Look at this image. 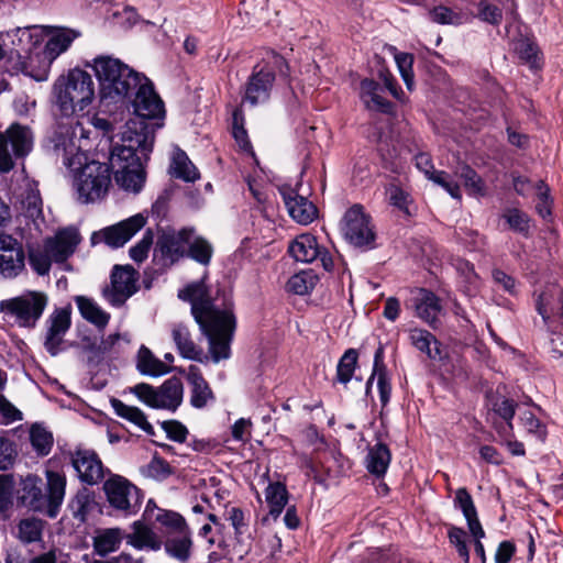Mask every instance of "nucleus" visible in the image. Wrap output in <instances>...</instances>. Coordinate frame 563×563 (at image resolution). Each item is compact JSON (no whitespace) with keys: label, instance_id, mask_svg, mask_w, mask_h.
I'll list each match as a JSON object with an SVG mask.
<instances>
[{"label":"nucleus","instance_id":"obj_35","mask_svg":"<svg viewBox=\"0 0 563 563\" xmlns=\"http://www.w3.org/2000/svg\"><path fill=\"white\" fill-rule=\"evenodd\" d=\"M75 302L79 309L81 317L88 322L95 324L99 329L107 327L110 314L102 310L96 301L86 296H76Z\"/></svg>","mask_w":563,"mask_h":563},{"label":"nucleus","instance_id":"obj_30","mask_svg":"<svg viewBox=\"0 0 563 563\" xmlns=\"http://www.w3.org/2000/svg\"><path fill=\"white\" fill-rule=\"evenodd\" d=\"M288 252L297 262L311 263L320 255V246L316 236L301 234L290 243Z\"/></svg>","mask_w":563,"mask_h":563},{"label":"nucleus","instance_id":"obj_6","mask_svg":"<svg viewBox=\"0 0 563 563\" xmlns=\"http://www.w3.org/2000/svg\"><path fill=\"white\" fill-rule=\"evenodd\" d=\"M48 297L43 291L29 290L21 296L2 300L0 311L14 318L16 324L23 328H34L41 319Z\"/></svg>","mask_w":563,"mask_h":563},{"label":"nucleus","instance_id":"obj_62","mask_svg":"<svg viewBox=\"0 0 563 563\" xmlns=\"http://www.w3.org/2000/svg\"><path fill=\"white\" fill-rule=\"evenodd\" d=\"M131 393H133L141 401L147 406L155 408L157 393L156 388L150 384H136L135 386L131 387Z\"/></svg>","mask_w":563,"mask_h":563},{"label":"nucleus","instance_id":"obj_11","mask_svg":"<svg viewBox=\"0 0 563 563\" xmlns=\"http://www.w3.org/2000/svg\"><path fill=\"white\" fill-rule=\"evenodd\" d=\"M146 223V218L137 213L123 220L114 225L104 228L99 232H93L91 235V243L95 245L103 241L111 247L123 246L137 231H140Z\"/></svg>","mask_w":563,"mask_h":563},{"label":"nucleus","instance_id":"obj_42","mask_svg":"<svg viewBox=\"0 0 563 563\" xmlns=\"http://www.w3.org/2000/svg\"><path fill=\"white\" fill-rule=\"evenodd\" d=\"M44 521L37 518H25L18 525V538L22 543L29 544L42 538Z\"/></svg>","mask_w":563,"mask_h":563},{"label":"nucleus","instance_id":"obj_32","mask_svg":"<svg viewBox=\"0 0 563 563\" xmlns=\"http://www.w3.org/2000/svg\"><path fill=\"white\" fill-rule=\"evenodd\" d=\"M133 531L125 536L126 542L137 550L144 548L157 551L162 548V541L155 532L141 521H135L132 526Z\"/></svg>","mask_w":563,"mask_h":563},{"label":"nucleus","instance_id":"obj_15","mask_svg":"<svg viewBox=\"0 0 563 563\" xmlns=\"http://www.w3.org/2000/svg\"><path fill=\"white\" fill-rule=\"evenodd\" d=\"M71 463L81 482L95 485L104 477V468L98 454L92 450L78 449L71 456Z\"/></svg>","mask_w":563,"mask_h":563},{"label":"nucleus","instance_id":"obj_4","mask_svg":"<svg viewBox=\"0 0 563 563\" xmlns=\"http://www.w3.org/2000/svg\"><path fill=\"white\" fill-rule=\"evenodd\" d=\"M46 486L36 475H27L21 483L22 504L34 511L45 512L49 518H55L65 497L66 478L54 472H46Z\"/></svg>","mask_w":563,"mask_h":563},{"label":"nucleus","instance_id":"obj_40","mask_svg":"<svg viewBox=\"0 0 563 563\" xmlns=\"http://www.w3.org/2000/svg\"><path fill=\"white\" fill-rule=\"evenodd\" d=\"M318 280L312 269L301 271L289 278L287 289L295 295L303 296L314 288Z\"/></svg>","mask_w":563,"mask_h":563},{"label":"nucleus","instance_id":"obj_22","mask_svg":"<svg viewBox=\"0 0 563 563\" xmlns=\"http://www.w3.org/2000/svg\"><path fill=\"white\" fill-rule=\"evenodd\" d=\"M164 548L170 558L180 563H187L191 556L192 549V540L188 527L181 530L169 531L164 542Z\"/></svg>","mask_w":563,"mask_h":563},{"label":"nucleus","instance_id":"obj_18","mask_svg":"<svg viewBox=\"0 0 563 563\" xmlns=\"http://www.w3.org/2000/svg\"><path fill=\"white\" fill-rule=\"evenodd\" d=\"M79 242L78 231L74 228H66L59 230L54 238H47L44 245L55 263H64L74 254Z\"/></svg>","mask_w":563,"mask_h":563},{"label":"nucleus","instance_id":"obj_31","mask_svg":"<svg viewBox=\"0 0 563 563\" xmlns=\"http://www.w3.org/2000/svg\"><path fill=\"white\" fill-rule=\"evenodd\" d=\"M169 173L173 177L181 179L187 183H192L200 177L197 167L189 159L185 151L179 147L174 150Z\"/></svg>","mask_w":563,"mask_h":563},{"label":"nucleus","instance_id":"obj_8","mask_svg":"<svg viewBox=\"0 0 563 563\" xmlns=\"http://www.w3.org/2000/svg\"><path fill=\"white\" fill-rule=\"evenodd\" d=\"M33 145V135L29 128L12 125L5 134L0 133V173H9L13 166L12 154L16 158L26 156Z\"/></svg>","mask_w":563,"mask_h":563},{"label":"nucleus","instance_id":"obj_47","mask_svg":"<svg viewBox=\"0 0 563 563\" xmlns=\"http://www.w3.org/2000/svg\"><path fill=\"white\" fill-rule=\"evenodd\" d=\"M430 18L439 24L460 25L466 21V15L462 12H455L452 9L438 5L430 11Z\"/></svg>","mask_w":563,"mask_h":563},{"label":"nucleus","instance_id":"obj_49","mask_svg":"<svg viewBox=\"0 0 563 563\" xmlns=\"http://www.w3.org/2000/svg\"><path fill=\"white\" fill-rule=\"evenodd\" d=\"M460 177L464 183V187L470 195H483L484 181L481 176L468 165H463L460 168Z\"/></svg>","mask_w":563,"mask_h":563},{"label":"nucleus","instance_id":"obj_59","mask_svg":"<svg viewBox=\"0 0 563 563\" xmlns=\"http://www.w3.org/2000/svg\"><path fill=\"white\" fill-rule=\"evenodd\" d=\"M429 179L441 186L452 198L460 200L462 198L460 186L450 180V176L444 170H438L429 176Z\"/></svg>","mask_w":563,"mask_h":563},{"label":"nucleus","instance_id":"obj_9","mask_svg":"<svg viewBox=\"0 0 563 563\" xmlns=\"http://www.w3.org/2000/svg\"><path fill=\"white\" fill-rule=\"evenodd\" d=\"M194 235V229L184 228L175 230H163L158 235L154 247V262L162 268H168L186 255L184 244L189 243Z\"/></svg>","mask_w":563,"mask_h":563},{"label":"nucleus","instance_id":"obj_36","mask_svg":"<svg viewBox=\"0 0 563 563\" xmlns=\"http://www.w3.org/2000/svg\"><path fill=\"white\" fill-rule=\"evenodd\" d=\"M391 454L384 443H376L369 448L366 456V467L371 474L383 476L390 463Z\"/></svg>","mask_w":563,"mask_h":563},{"label":"nucleus","instance_id":"obj_7","mask_svg":"<svg viewBox=\"0 0 563 563\" xmlns=\"http://www.w3.org/2000/svg\"><path fill=\"white\" fill-rule=\"evenodd\" d=\"M103 490L110 507L124 517L135 515L144 498L142 490L121 475H111Z\"/></svg>","mask_w":563,"mask_h":563},{"label":"nucleus","instance_id":"obj_19","mask_svg":"<svg viewBox=\"0 0 563 563\" xmlns=\"http://www.w3.org/2000/svg\"><path fill=\"white\" fill-rule=\"evenodd\" d=\"M416 316L432 329L440 325L439 314L442 311L440 298L432 291L421 288L413 298Z\"/></svg>","mask_w":563,"mask_h":563},{"label":"nucleus","instance_id":"obj_37","mask_svg":"<svg viewBox=\"0 0 563 563\" xmlns=\"http://www.w3.org/2000/svg\"><path fill=\"white\" fill-rule=\"evenodd\" d=\"M123 537L120 528L104 529L93 538V550L98 555L106 556L119 548Z\"/></svg>","mask_w":563,"mask_h":563},{"label":"nucleus","instance_id":"obj_63","mask_svg":"<svg viewBox=\"0 0 563 563\" xmlns=\"http://www.w3.org/2000/svg\"><path fill=\"white\" fill-rule=\"evenodd\" d=\"M13 482L10 475H0V512L9 509L12 505Z\"/></svg>","mask_w":563,"mask_h":563},{"label":"nucleus","instance_id":"obj_46","mask_svg":"<svg viewBox=\"0 0 563 563\" xmlns=\"http://www.w3.org/2000/svg\"><path fill=\"white\" fill-rule=\"evenodd\" d=\"M515 51L519 58L531 68L539 67V48L534 42L529 38H520L515 44Z\"/></svg>","mask_w":563,"mask_h":563},{"label":"nucleus","instance_id":"obj_61","mask_svg":"<svg viewBox=\"0 0 563 563\" xmlns=\"http://www.w3.org/2000/svg\"><path fill=\"white\" fill-rule=\"evenodd\" d=\"M163 430L166 432L167 438L184 443L187 439L188 429L177 420H167L161 423Z\"/></svg>","mask_w":563,"mask_h":563},{"label":"nucleus","instance_id":"obj_60","mask_svg":"<svg viewBox=\"0 0 563 563\" xmlns=\"http://www.w3.org/2000/svg\"><path fill=\"white\" fill-rule=\"evenodd\" d=\"M154 521L161 522L162 525L168 527L169 531L181 530L187 528L185 519L177 512L167 511V510H158V512L154 517Z\"/></svg>","mask_w":563,"mask_h":563},{"label":"nucleus","instance_id":"obj_43","mask_svg":"<svg viewBox=\"0 0 563 563\" xmlns=\"http://www.w3.org/2000/svg\"><path fill=\"white\" fill-rule=\"evenodd\" d=\"M187 244L188 251L186 252V255L188 257L201 265H209L213 255V247L209 241L205 238L197 236L192 241L190 239Z\"/></svg>","mask_w":563,"mask_h":563},{"label":"nucleus","instance_id":"obj_3","mask_svg":"<svg viewBox=\"0 0 563 563\" xmlns=\"http://www.w3.org/2000/svg\"><path fill=\"white\" fill-rule=\"evenodd\" d=\"M55 135L54 150L62 155L64 164L74 172L73 187L77 194V200L81 203H90L103 199L111 185V170L115 176L111 162L109 161V165L96 161L88 162L86 153L80 151L70 139L57 133ZM117 185L122 189L119 184ZM123 190L125 191L124 188ZM126 192L135 194L130 190Z\"/></svg>","mask_w":563,"mask_h":563},{"label":"nucleus","instance_id":"obj_38","mask_svg":"<svg viewBox=\"0 0 563 563\" xmlns=\"http://www.w3.org/2000/svg\"><path fill=\"white\" fill-rule=\"evenodd\" d=\"M96 506L95 494L87 488H81L69 503V509L73 517L80 522H85L87 516Z\"/></svg>","mask_w":563,"mask_h":563},{"label":"nucleus","instance_id":"obj_54","mask_svg":"<svg viewBox=\"0 0 563 563\" xmlns=\"http://www.w3.org/2000/svg\"><path fill=\"white\" fill-rule=\"evenodd\" d=\"M517 402L509 398H497L493 402V410L496 415H498L505 422L506 428L511 431L512 430V418L516 413Z\"/></svg>","mask_w":563,"mask_h":563},{"label":"nucleus","instance_id":"obj_16","mask_svg":"<svg viewBox=\"0 0 563 563\" xmlns=\"http://www.w3.org/2000/svg\"><path fill=\"white\" fill-rule=\"evenodd\" d=\"M275 81V74L272 69L254 67L245 86L244 101L256 106L269 99L271 90Z\"/></svg>","mask_w":563,"mask_h":563},{"label":"nucleus","instance_id":"obj_55","mask_svg":"<svg viewBox=\"0 0 563 563\" xmlns=\"http://www.w3.org/2000/svg\"><path fill=\"white\" fill-rule=\"evenodd\" d=\"M395 60L407 89L411 91L415 85L412 71L413 56L408 53H398L395 55Z\"/></svg>","mask_w":563,"mask_h":563},{"label":"nucleus","instance_id":"obj_58","mask_svg":"<svg viewBox=\"0 0 563 563\" xmlns=\"http://www.w3.org/2000/svg\"><path fill=\"white\" fill-rule=\"evenodd\" d=\"M154 241V234L151 230H147L142 239L130 249V257L136 262L142 263L147 258L150 249Z\"/></svg>","mask_w":563,"mask_h":563},{"label":"nucleus","instance_id":"obj_51","mask_svg":"<svg viewBox=\"0 0 563 563\" xmlns=\"http://www.w3.org/2000/svg\"><path fill=\"white\" fill-rule=\"evenodd\" d=\"M22 208L25 216L33 221L43 217V202L38 190H27L22 200Z\"/></svg>","mask_w":563,"mask_h":563},{"label":"nucleus","instance_id":"obj_64","mask_svg":"<svg viewBox=\"0 0 563 563\" xmlns=\"http://www.w3.org/2000/svg\"><path fill=\"white\" fill-rule=\"evenodd\" d=\"M13 443L4 438H0V471H7L13 465L15 459Z\"/></svg>","mask_w":563,"mask_h":563},{"label":"nucleus","instance_id":"obj_56","mask_svg":"<svg viewBox=\"0 0 563 563\" xmlns=\"http://www.w3.org/2000/svg\"><path fill=\"white\" fill-rule=\"evenodd\" d=\"M520 421L529 433L533 434L540 441L545 440L547 428L531 411H523L520 416Z\"/></svg>","mask_w":563,"mask_h":563},{"label":"nucleus","instance_id":"obj_34","mask_svg":"<svg viewBox=\"0 0 563 563\" xmlns=\"http://www.w3.org/2000/svg\"><path fill=\"white\" fill-rule=\"evenodd\" d=\"M111 407L119 417L140 427L147 435L155 434L153 426L147 421L145 413L140 408L128 406L117 398L111 399Z\"/></svg>","mask_w":563,"mask_h":563},{"label":"nucleus","instance_id":"obj_2","mask_svg":"<svg viewBox=\"0 0 563 563\" xmlns=\"http://www.w3.org/2000/svg\"><path fill=\"white\" fill-rule=\"evenodd\" d=\"M178 298L191 303V313L208 339L211 360L214 363L228 360L231 355L230 345L236 325L232 305L219 309L205 283V277L180 289Z\"/></svg>","mask_w":563,"mask_h":563},{"label":"nucleus","instance_id":"obj_44","mask_svg":"<svg viewBox=\"0 0 563 563\" xmlns=\"http://www.w3.org/2000/svg\"><path fill=\"white\" fill-rule=\"evenodd\" d=\"M30 441L38 455H47L53 446V434L41 424H33L30 430Z\"/></svg>","mask_w":563,"mask_h":563},{"label":"nucleus","instance_id":"obj_50","mask_svg":"<svg viewBox=\"0 0 563 563\" xmlns=\"http://www.w3.org/2000/svg\"><path fill=\"white\" fill-rule=\"evenodd\" d=\"M448 538L450 543L455 548L460 558L464 561V563L470 562V551L467 547V534L464 529L455 526H450Z\"/></svg>","mask_w":563,"mask_h":563},{"label":"nucleus","instance_id":"obj_13","mask_svg":"<svg viewBox=\"0 0 563 563\" xmlns=\"http://www.w3.org/2000/svg\"><path fill=\"white\" fill-rule=\"evenodd\" d=\"M25 268L22 244L9 234H0V275L5 279L18 277Z\"/></svg>","mask_w":563,"mask_h":563},{"label":"nucleus","instance_id":"obj_45","mask_svg":"<svg viewBox=\"0 0 563 563\" xmlns=\"http://www.w3.org/2000/svg\"><path fill=\"white\" fill-rule=\"evenodd\" d=\"M357 362V352L349 349L344 352L336 366V378L342 384H347L355 371Z\"/></svg>","mask_w":563,"mask_h":563},{"label":"nucleus","instance_id":"obj_53","mask_svg":"<svg viewBox=\"0 0 563 563\" xmlns=\"http://www.w3.org/2000/svg\"><path fill=\"white\" fill-rule=\"evenodd\" d=\"M142 473L147 477L162 481L167 478L173 473V470L167 461L154 455L152 461L143 467Z\"/></svg>","mask_w":563,"mask_h":563},{"label":"nucleus","instance_id":"obj_20","mask_svg":"<svg viewBox=\"0 0 563 563\" xmlns=\"http://www.w3.org/2000/svg\"><path fill=\"white\" fill-rule=\"evenodd\" d=\"M383 91V86L372 78H365L360 84V98L366 109L388 114L393 112L394 104L382 96Z\"/></svg>","mask_w":563,"mask_h":563},{"label":"nucleus","instance_id":"obj_14","mask_svg":"<svg viewBox=\"0 0 563 563\" xmlns=\"http://www.w3.org/2000/svg\"><path fill=\"white\" fill-rule=\"evenodd\" d=\"M136 271L130 266L115 265L111 273V289L104 290V296L112 306H122L128 298L136 292Z\"/></svg>","mask_w":563,"mask_h":563},{"label":"nucleus","instance_id":"obj_39","mask_svg":"<svg viewBox=\"0 0 563 563\" xmlns=\"http://www.w3.org/2000/svg\"><path fill=\"white\" fill-rule=\"evenodd\" d=\"M266 501L269 506V515L277 519L288 501L286 486L279 482L268 484L266 488Z\"/></svg>","mask_w":563,"mask_h":563},{"label":"nucleus","instance_id":"obj_57","mask_svg":"<svg viewBox=\"0 0 563 563\" xmlns=\"http://www.w3.org/2000/svg\"><path fill=\"white\" fill-rule=\"evenodd\" d=\"M232 130H233V137L235 139L236 143L243 151H251L252 145L247 137V132L243 126V117L242 112L236 109L233 112V122H232Z\"/></svg>","mask_w":563,"mask_h":563},{"label":"nucleus","instance_id":"obj_41","mask_svg":"<svg viewBox=\"0 0 563 563\" xmlns=\"http://www.w3.org/2000/svg\"><path fill=\"white\" fill-rule=\"evenodd\" d=\"M27 258L30 266L37 275L45 276L49 273L53 258L44 244L29 247Z\"/></svg>","mask_w":563,"mask_h":563},{"label":"nucleus","instance_id":"obj_33","mask_svg":"<svg viewBox=\"0 0 563 563\" xmlns=\"http://www.w3.org/2000/svg\"><path fill=\"white\" fill-rule=\"evenodd\" d=\"M136 368L142 375L147 376H161L174 369L158 360L145 345H142L137 352Z\"/></svg>","mask_w":563,"mask_h":563},{"label":"nucleus","instance_id":"obj_12","mask_svg":"<svg viewBox=\"0 0 563 563\" xmlns=\"http://www.w3.org/2000/svg\"><path fill=\"white\" fill-rule=\"evenodd\" d=\"M46 325L44 347L51 356H56L63 351L64 336L71 325V306L55 309L47 318Z\"/></svg>","mask_w":563,"mask_h":563},{"label":"nucleus","instance_id":"obj_5","mask_svg":"<svg viewBox=\"0 0 563 563\" xmlns=\"http://www.w3.org/2000/svg\"><path fill=\"white\" fill-rule=\"evenodd\" d=\"M56 106L62 114L69 117L84 111L93 100V81L87 71L74 68L65 77L58 78L54 85Z\"/></svg>","mask_w":563,"mask_h":563},{"label":"nucleus","instance_id":"obj_28","mask_svg":"<svg viewBox=\"0 0 563 563\" xmlns=\"http://www.w3.org/2000/svg\"><path fill=\"white\" fill-rule=\"evenodd\" d=\"M377 376V388L382 406H386L390 399L391 386L387 377V369L384 364V347L382 345L375 352L373 373L366 382V394L372 388L373 380Z\"/></svg>","mask_w":563,"mask_h":563},{"label":"nucleus","instance_id":"obj_21","mask_svg":"<svg viewBox=\"0 0 563 563\" xmlns=\"http://www.w3.org/2000/svg\"><path fill=\"white\" fill-rule=\"evenodd\" d=\"M536 306L544 322L552 317L563 319V289L559 286L548 287L540 294Z\"/></svg>","mask_w":563,"mask_h":563},{"label":"nucleus","instance_id":"obj_10","mask_svg":"<svg viewBox=\"0 0 563 563\" xmlns=\"http://www.w3.org/2000/svg\"><path fill=\"white\" fill-rule=\"evenodd\" d=\"M342 232L344 238L354 246L372 249L375 243V232L369 217L360 205H354L344 214Z\"/></svg>","mask_w":563,"mask_h":563},{"label":"nucleus","instance_id":"obj_48","mask_svg":"<svg viewBox=\"0 0 563 563\" xmlns=\"http://www.w3.org/2000/svg\"><path fill=\"white\" fill-rule=\"evenodd\" d=\"M501 217L512 231L525 236L528 235L530 219L527 213L517 208H510L507 209Z\"/></svg>","mask_w":563,"mask_h":563},{"label":"nucleus","instance_id":"obj_29","mask_svg":"<svg viewBox=\"0 0 563 563\" xmlns=\"http://www.w3.org/2000/svg\"><path fill=\"white\" fill-rule=\"evenodd\" d=\"M410 343L420 352L424 353L432 361H441L443 354L441 344L428 330L413 328L409 330Z\"/></svg>","mask_w":563,"mask_h":563},{"label":"nucleus","instance_id":"obj_52","mask_svg":"<svg viewBox=\"0 0 563 563\" xmlns=\"http://www.w3.org/2000/svg\"><path fill=\"white\" fill-rule=\"evenodd\" d=\"M476 8L477 11L474 14L475 18L492 25H499L501 23L503 11L497 5L492 4L485 0H481L476 4Z\"/></svg>","mask_w":563,"mask_h":563},{"label":"nucleus","instance_id":"obj_25","mask_svg":"<svg viewBox=\"0 0 563 563\" xmlns=\"http://www.w3.org/2000/svg\"><path fill=\"white\" fill-rule=\"evenodd\" d=\"M80 36V32L68 27H56L52 31L45 47L44 56L53 62L62 53L66 52L71 43Z\"/></svg>","mask_w":563,"mask_h":563},{"label":"nucleus","instance_id":"obj_23","mask_svg":"<svg viewBox=\"0 0 563 563\" xmlns=\"http://www.w3.org/2000/svg\"><path fill=\"white\" fill-rule=\"evenodd\" d=\"M187 380L191 386L190 404L192 407L202 409L209 401L214 400V395L198 366L190 365L188 367Z\"/></svg>","mask_w":563,"mask_h":563},{"label":"nucleus","instance_id":"obj_26","mask_svg":"<svg viewBox=\"0 0 563 563\" xmlns=\"http://www.w3.org/2000/svg\"><path fill=\"white\" fill-rule=\"evenodd\" d=\"M156 409L175 411L183 401L184 387L179 378L170 377L156 388Z\"/></svg>","mask_w":563,"mask_h":563},{"label":"nucleus","instance_id":"obj_27","mask_svg":"<svg viewBox=\"0 0 563 563\" xmlns=\"http://www.w3.org/2000/svg\"><path fill=\"white\" fill-rule=\"evenodd\" d=\"M454 505L463 512L471 534L473 537L484 538L485 531L478 520L473 498L466 488L462 487L456 490Z\"/></svg>","mask_w":563,"mask_h":563},{"label":"nucleus","instance_id":"obj_1","mask_svg":"<svg viewBox=\"0 0 563 563\" xmlns=\"http://www.w3.org/2000/svg\"><path fill=\"white\" fill-rule=\"evenodd\" d=\"M92 68L99 81L100 100L103 103H126L133 108L134 119L112 137L110 162L118 184L130 191H141L146 180L145 164L153 151L158 126L147 120L161 119L164 103L153 82L144 75L118 58L98 56Z\"/></svg>","mask_w":563,"mask_h":563},{"label":"nucleus","instance_id":"obj_24","mask_svg":"<svg viewBox=\"0 0 563 563\" xmlns=\"http://www.w3.org/2000/svg\"><path fill=\"white\" fill-rule=\"evenodd\" d=\"M173 341L180 356L197 362H207L209 357L203 355L202 350L194 342L191 334L184 324H176L172 331Z\"/></svg>","mask_w":563,"mask_h":563},{"label":"nucleus","instance_id":"obj_17","mask_svg":"<svg viewBox=\"0 0 563 563\" xmlns=\"http://www.w3.org/2000/svg\"><path fill=\"white\" fill-rule=\"evenodd\" d=\"M289 216L300 224L311 223L317 217L316 206L296 189L284 186L279 189Z\"/></svg>","mask_w":563,"mask_h":563}]
</instances>
